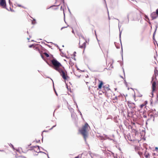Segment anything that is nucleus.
Returning <instances> with one entry per match:
<instances>
[{
    "label": "nucleus",
    "mask_w": 158,
    "mask_h": 158,
    "mask_svg": "<svg viewBox=\"0 0 158 158\" xmlns=\"http://www.w3.org/2000/svg\"><path fill=\"white\" fill-rule=\"evenodd\" d=\"M89 90L91 92L92 89H91L90 88H89Z\"/></svg>",
    "instance_id": "nucleus-30"
},
{
    "label": "nucleus",
    "mask_w": 158,
    "mask_h": 158,
    "mask_svg": "<svg viewBox=\"0 0 158 158\" xmlns=\"http://www.w3.org/2000/svg\"><path fill=\"white\" fill-rule=\"evenodd\" d=\"M158 76V71L156 69H155L154 70V74L153 75L152 78H154L155 80H157V79L156 78V77Z\"/></svg>",
    "instance_id": "nucleus-11"
},
{
    "label": "nucleus",
    "mask_w": 158,
    "mask_h": 158,
    "mask_svg": "<svg viewBox=\"0 0 158 158\" xmlns=\"http://www.w3.org/2000/svg\"><path fill=\"white\" fill-rule=\"evenodd\" d=\"M0 6L3 8H6V2L5 0H0Z\"/></svg>",
    "instance_id": "nucleus-8"
},
{
    "label": "nucleus",
    "mask_w": 158,
    "mask_h": 158,
    "mask_svg": "<svg viewBox=\"0 0 158 158\" xmlns=\"http://www.w3.org/2000/svg\"><path fill=\"white\" fill-rule=\"evenodd\" d=\"M51 61L52 68L57 71L63 67L61 64L55 58L52 60Z\"/></svg>",
    "instance_id": "nucleus-2"
},
{
    "label": "nucleus",
    "mask_w": 158,
    "mask_h": 158,
    "mask_svg": "<svg viewBox=\"0 0 158 158\" xmlns=\"http://www.w3.org/2000/svg\"><path fill=\"white\" fill-rule=\"evenodd\" d=\"M0 152H5V151H4V150H0Z\"/></svg>",
    "instance_id": "nucleus-24"
},
{
    "label": "nucleus",
    "mask_w": 158,
    "mask_h": 158,
    "mask_svg": "<svg viewBox=\"0 0 158 158\" xmlns=\"http://www.w3.org/2000/svg\"><path fill=\"white\" fill-rule=\"evenodd\" d=\"M57 71L60 73L62 78L65 81L69 79V77L68 76L67 72L64 67Z\"/></svg>",
    "instance_id": "nucleus-3"
},
{
    "label": "nucleus",
    "mask_w": 158,
    "mask_h": 158,
    "mask_svg": "<svg viewBox=\"0 0 158 158\" xmlns=\"http://www.w3.org/2000/svg\"><path fill=\"white\" fill-rule=\"evenodd\" d=\"M147 103H148V101H146L143 102V103L140 105L139 106V108L140 109H140H143L144 107H146V105L147 104Z\"/></svg>",
    "instance_id": "nucleus-12"
},
{
    "label": "nucleus",
    "mask_w": 158,
    "mask_h": 158,
    "mask_svg": "<svg viewBox=\"0 0 158 158\" xmlns=\"http://www.w3.org/2000/svg\"><path fill=\"white\" fill-rule=\"evenodd\" d=\"M44 54L47 57L49 56V55L46 52H44Z\"/></svg>",
    "instance_id": "nucleus-18"
},
{
    "label": "nucleus",
    "mask_w": 158,
    "mask_h": 158,
    "mask_svg": "<svg viewBox=\"0 0 158 158\" xmlns=\"http://www.w3.org/2000/svg\"><path fill=\"white\" fill-rule=\"evenodd\" d=\"M145 18L147 19H148V16H147V15H145Z\"/></svg>",
    "instance_id": "nucleus-23"
},
{
    "label": "nucleus",
    "mask_w": 158,
    "mask_h": 158,
    "mask_svg": "<svg viewBox=\"0 0 158 158\" xmlns=\"http://www.w3.org/2000/svg\"><path fill=\"white\" fill-rule=\"evenodd\" d=\"M156 13L157 15H158V9H157L156 11Z\"/></svg>",
    "instance_id": "nucleus-22"
},
{
    "label": "nucleus",
    "mask_w": 158,
    "mask_h": 158,
    "mask_svg": "<svg viewBox=\"0 0 158 158\" xmlns=\"http://www.w3.org/2000/svg\"><path fill=\"white\" fill-rule=\"evenodd\" d=\"M33 150L37 152H40V148L39 146L34 147Z\"/></svg>",
    "instance_id": "nucleus-15"
},
{
    "label": "nucleus",
    "mask_w": 158,
    "mask_h": 158,
    "mask_svg": "<svg viewBox=\"0 0 158 158\" xmlns=\"http://www.w3.org/2000/svg\"><path fill=\"white\" fill-rule=\"evenodd\" d=\"M139 153H140L142 154L141 152H139Z\"/></svg>",
    "instance_id": "nucleus-33"
},
{
    "label": "nucleus",
    "mask_w": 158,
    "mask_h": 158,
    "mask_svg": "<svg viewBox=\"0 0 158 158\" xmlns=\"http://www.w3.org/2000/svg\"><path fill=\"white\" fill-rule=\"evenodd\" d=\"M120 98V96H119L118 97H115L114 99H113V100L114 101V102H118V98Z\"/></svg>",
    "instance_id": "nucleus-17"
},
{
    "label": "nucleus",
    "mask_w": 158,
    "mask_h": 158,
    "mask_svg": "<svg viewBox=\"0 0 158 158\" xmlns=\"http://www.w3.org/2000/svg\"><path fill=\"white\" fill-rule=\"evenodd\" d=\"M135 95H134V99H135V101H136V100H135Z\"/></svg>",
    "instance_id": "nucleus-31"
},
{
    "label": "nucleus",
    "mask_w": 158,
    "mask_h": 158,
    "mask_svg": "<svg viewBox=\"0 0 158 158\" xmlns=\"http://www.w3.org/2000/svg\"><path fill=\"white\" fill-rule=\"evenodd\" d=\"M149 116L150 118L147 120L146 123V124H147L148 123H151L154 121L155 117L153 114H150Z\"/></svg>",
    "instance_id": "nucleus-6"
},
{
    "label": "nucleus",
    "mask_w": 158,
    "mask_h": 158,
    "mask_svg": "<svg viewBox=\"0 0 158 158\" xmlns=\"http://www.w3.org/2000/svg\"><path fill=\"white\" fill-rule=\"evenodd\" d=\"M155 149H156V150H158V148L157 147H156L155 148Z\"/></svg>",
    "instance_id": "nucleus-28"
},
{
    "label": "nucleus",
    "mask_w": 158,
    "mask_h": 158,
    "mask_svg": "<svg viewBox=\"0 0 158 158\" xmlns=\"http://www.w3.org/2000/svg\"><path fill=\"white\" fill-rule=\"evenodd\" d=\"M144 155L146 158H149L150 157L149 154L147 152V151L145 152Z\"/></svg>",
    "instance_id": "nucleus-16"
},
{
    "label": "nucleus",
    "mask_w": 158,
    "mask_h": 158,
    "mask_svg": "<svg viewBox=\"0 0 158 158\" xmlns=\"http://www.w3.org/2000/svg\"><path fill=\"white\" fill-rule=\"evenodd\" d=\"M156 13V12H153L151 14V16L152 19H156L158 17Z\"/></svg>",
    "instance_id": "nucleus-10"
},
{
    "label": "nucleus",
    "mask_w": 158,
    "mask_h": 158,
    "mask_svg": "<svg viewBox=\"0 0 158 158\" xmlns=\"http://www.w3.org/2000/svg\"><path fill=\"white\" fill-rule=\"evenodd\" d=\"M127 104L128 107L131 109L134 108L135 107V104L131 102L130 101H128Z\"/></svg>",
    "instance_id": "nucleus-7"
},
{
    "label": "nucleus",
    "mask_w": 158,
    "mask_h": 158,
    "mask_svg": "<svg viewBox=\"0 0 158 158\" xmlns=\"http://www.w3.org/2000/svg\"><path fill=\"white\" fill-rule=\"evenodd\" d=\"M119 78H121L122 80H123L124 78L123 77H119Z\"/></svg>",
    "instance_id": "nucleus-25"
},
{
    "label": "nucleus",
    "mask_w": 158,
    "mask_h": 158,
    "mask_svg": "<svg viewBox=\"0 0 158 158\" xmlns=\"http://www.w3.org/2000/svg\"><path fill=\"white\" fill-rule=\"evenodd\" d=\"M55 93H56V95H57V93H56V91H55Z\"/></svg>",
    "instance_id": "nucleus-32"
},
{
    "label": "nucleus",
    "mask_w": 158,
    "mask_h": 158,
    "mask_svg": "<svg viewBox=\"0 0 158 158\" xmlns=\"http://www.w3.org/2000/svg\"><path fill=\"white\" fill-rule=\"evenodd\" d=\"M136 95L137 97H142L143 96V94L142 92L139 91H137L136 93Z\"/></svg>",
    "instance_id": "nucleus-14"
},
{
    "label": "nucleus",
    "mask_w": 158,
    "mask_h": 158,
    "mask_svg": "<svg viewBox=\"0 0 158 158\" xmlns=\"http://www.w3.org/2000/svg\"><path fill=\"white\" fill-rule=\"evenodd\" d=\"M143 117L145 118H146L147 117L146 114H144V113H143Z\"/></svg>",
    "instance_id": "nucleus-20"
},
{
    "label": "nucleus",
    "mask_w": 158,
    "mask_h": 158,
    "mask_svg": "<svg viewBox=\"0 0 158 158\" xmlns=\"http://www.w3.org/2000/svg\"><path fill=\"white\" fill-rule=\"evenodd\" d=\"M79 158V156H76L75 157V158Z\"/></svg>",
    "instance_id": "nucleus-29"
},
{
    "label": "nucleus",
    "mask_w": 158,
    "mask_h": 158,
    "mask_svg": "<svg viewBox=\"0 0 158 158\" xmlns=\"http://www.w3.org/2000/svg\"><path fill=\"white\" fill-rule=\"evenodd\" d=\"M55 126V125L53 126L52 127L51 129H52L53 127H54Z\"/></svg>",
    "instance_id": "nucleus-27"
},
{
    "label": "nucleus",
    "mask_w": 158,
    "mask_h": 158,
    "mask_svg": "<svg viewBox=\"0 0 158 158\" xmlns=\"http://www.w3.org/2000/svg\"><path fill=\"white\" fill-rule=\"evenodd\" d=\"M90 127L87 123H86L85 125L83 126L79 130V131L83 136L85 141H86V139L88 137V131Z\"/></svg>",
    "instance_id": "nucleus-1"
},
{
    "label": "nucleus",
    "mask_w": 158,
    "mask_h": 158,
    "mask_svg": "<svg viewBox=\"0 0 158 158\" xmlns=\"http://www.w3.org/2000/svg\"><path fill=\"white\" fill-rule=\"evenodd\" d=\"M98 81L99 84L97 89H101L103 87V85L104 84V83L102 81L99 80H98Z\"/></svg>",
    "instance_id": "nucleus-9"
},
{
    "label": "nucleus",
    "mask_w": 158,
    "mask_h": 158,
    "mask_svg": "<svg viewBox=\"0 0 158 158\" xmlns=\"http://www.w3.org/2000/svg\"><path fill=\"white\" fill-rule=\"evenodd\" d=\"M94 93V91H93V93Z\"/></svg>",
    "instance_id": "nucleus-35"
},
{
    "label": "nucleus",
    "mask_w": 158,
    "mask_h": 158,
    "mask_svg": "<svg viewBox=\"0 0 158 158\" xmlns=\"http://www.w3.org/2000/svg\"><path fill=\"white\" fill-rule=\"evenodd\" d=\"M103 87L104 89V91H103V93H105L107 91H108L110 90V89L109 88V85H103Z\"/></svg>",
    "instance_id": "nucleus-13"
},
{
    "label": "nucleus",
    "mask_w": 158,
    "mask_h": 158,
    "mask_svg": "<svg viewBox=\"0 0 158 158\" xmlns=\"http://www.w3.org/2000/svg\"><path fill=\"white\" fill-rule=\"evenodd\" d=\"M96 87H92V88H94V89H95V88H96Z\"/></svg>",
    "instance_id": "nucleus-26"
},
{
    "label": "nucleus",
    "mask_w": 158,
    "mask_h": 158,
    "mask_svg": "<svg viewBox=\"0 0 158 158\" xmlns=\"http://www.w3.org/2000/svg\"><path fill=\"white\" fill-rule=\"evenodd\" d=\"M34 45L33 44H32V45H29V48H31V47H34Z\"/></svg>",
    "instance_id": "nucleus-21"
},
{
    "label": "nucleus",
    "mask_w": 158,
    "mask_h": 158,
    "mask_svg": "<svg viewBox=\"0 0 158 158\" xmlns=\"http://www.w3.org/2000/svg\"><path fill=\"white\" fill-rule=\"evenodd\" d=\"M75 74L78 78H79L81 76V75H78V74H77V72L76 73H75Z\"/></svg>",
    "instance_id": "nucleus-19"
},
{
    "label": "nucleus",
    "mask_w": 158,
    "mask_h": 158,
    "mask_svg": "<svg viewBox=\"0 0 158 158\" xmlns=\"http://www.w3.org/2000/svg\"><path fill=\"white\" fill-rule=\"evenodd\" d=\"M156 80H155L154 78H152V92L151 94L152 95V97L153 95V93L156 90Z\"/></svg>",
    "instance_id": "nucleus-5"
},
{
    "label": "nucleus",
    "mask_w": 158,
    "mask_h": 158,
    "mask_svg": "<svg viewBox=\"0 0 158 158\" xmlns=\"http://www.w3.org/2000/svg\"><path fill=\"white\" fill-rule=\"evenodd\" d=\"M79 39L80 41L79 44L80 48L85 49L86 46V44L87 43L86 40L82 36L79 37Z\"/></svg>",
    "instance_id": "nucleus-4"
},
{
    "label": "nucleus",
    "mask_w": 158,
    "mask_h": 158,
    "mask_svg": "<svg viewBox=\"0 0 158 158\" xmlns=\"http://www.w3.org/2000/svg\"><path fill=\"white\" fill-rule=\"evenodd\" d=\"M36 48V49H38V50H39L38 48Z\"/></svg>",
    "instance_id": "nucleus-34"
}]
</instances>
